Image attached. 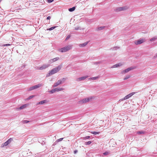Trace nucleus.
I'll use <instances>...</instances> for the list:
<instances>
[{
	"mask_svg": "<svg viewBox=\"0 0 157 157\" xmlns=\"http://www.w3.org/2000/svg\"><path fill=\"white\" fill-rule=\"evenodd\" d=\"M72 46L71 45H68L59 49L58 51L61 52H66L70 50Z\"/></svg>",
	"mask_w": 157,
	"mask_h": 157,
	"instance_id": "obj_1",
	"label": "nucleus"
},
{
	"mask_svg": "<svg viewBox=\"0 0 157 157\" xmlns=\"http://www.w3.org/2000/svg\"><path fill=\"white\" fill-rule=\"evenodd\" d=\"M61 68V66H59L55 68L49 72V75H52L59 71Z\"/></svg>",
	"mask_w": 157,
	"mask_h": 157,
	"instance_id": "obj_2",
	"label": "nucleus"
},
{
	"mask_svg": "<svg viewBox=\"0 0 157 157\" xmlns=\"http://www.w3.org/2000/svg\"><path fill=\"white\" fill-rule=\"evenodd\" d=\"M64 89L62 88H56L55 89H54L52 90H51L49 91V92L50 94H53L55 92H58L59 91H62Z\"/></svg>",
	"mask_w": 157,
	"mask_h": 157,
	"instance_id": "obj_3",
	"label": "nucleus"
},
{
	"mask_svg": "<svg viewBox=\"0 0 157 157\" xmlns=\"http://www.w3.org/2000/svg\"><path fill=\"white\" fill-rule=\"evenodd\" d=\"M41 86V84H39L37 85L32 86V87H30L29 88V90L30 91L35 89H36L40 87Z\"/></svg>",
	"mask_w": 157,
	"mask_h": 157,
	"instance_id": "obj_4",
	"label": "nucleus"
},
{
	"mask_svg": "<svg viewBox=\"0 0 157 157\" xmlns=\"http://www.w3.org/2000/svg\"><path fill=\"white\" fill-rule=\"evenodd\" d=\"M13 140L12 138H10L9 139L6 141L5 143L3 144H2L1 147H3L5 146H6L9 144L11 142V141Z\"/></svg>",
	"mask_w": 157,
	"mask_h": 157,
	"instance_id": "obj_5",
	"label": "nucleus"
},
{
	"mask_svg": "<svg viewBox=\"0 0 157 157\" xmlns=\"http://www.w3.org/2000/svg\"><path fill=\"white\" fill-rule=\"evenodd\" d=\"M128 7L127 6H124L122 7H118L115 10L116 11L118 12L121 11H123L128 9Z\"/></svg>",
	"mask_w": 157,
	"mask_h": 157,
	"instance_id": "obj_6",
	"label": "nucleus"
},
{
	"mask_svg": "<svg viewBox=\"0 0 157 157\" xmlns=\"http://www.w3.org/2000/svg\"><path fill=\"white\" fill-rule=\"evenodd\" d=\"M92 98H93V97H90L89 98H86L83 99L82 100L80 101V102H81V103H86V102H87L90 101Z\"/></svg>",
	"mask_w": 157,
	"mask_h": 157,
	"instance_id": "obj_7",
	"label": "nucleus"
},
{
	"mask_svg": "<svg viewBox=\"0 0 157 157\" xmlns=\"http://www.w3.org/2000/svg\"><path fill=\"white\" fill-rule=\"evenodd\" d=\"M145 41V39H140L137 41H135L134 43L136 45L140 44L143 43Z\"/></svg>",
	"mask_w": 157,
	"mask_h": 157,
	"instance_id": "obj_8",
	"label": "nucleus"
},
{
	"mask_svg": "<svg viewBox=\"0 0 157 157\" xmlns=\"http://www.w3.org/2000/svg\"><path fill=\"white\" fill-rule=\"evenodd\" d=\"M29 105V104H26L21 106L20 107L17 108V110H19L21 109H25L28 107Z\"/></svg>",
	"mask_w": 157,
	"mask_h": 157,
	"instance_id": "obj_9",
	"label": "nucleus"
},
{
	"mask_svg": "<svg viewBox=\"0 0 157 157\" xmlns=\"http://www.w3.org/2000/svg\"><path fill=\"white\" fill-rule=\"evenodd\" d=\"M135 92H133L131 93H130V94H128L126 96H125L124 98V99H128L129 98H130V97L132 96L134 94H135Z\"/></svg>",
	"mask_w": 157,
	"mask_h": 157,
	"instance_id": "obj_10",
	"label": "nucleus"
},
{
	"mask_svg": "<svg viewBox=\"0 0 157 157\" xmlns=\"http://www.w3.org/2000/svg\"><path fill=\"white\" fill-rule=\"evenodd\" d=\"M62 81L61 80H58L57 82L55 83L54 84V85H53V87H55L61 84L62 83Z\"/></svg>",
	"mask_w": 157,
	"mask_h": 157,
	"instance_id": "obj_11",
	"label": "nucleus"
},
{
	"mask_svg": "<svg viewBox=\"0 0 157 157\" xmlns=\"http://www.w3.org/2000/svg\"><path fill=\"white\" fill-rule=\"evenodd\" d=\"M59 57H57L54 58L53 59H50V60H49V62L50 63H53V62H55L57 60H59Z\"/></svg>",
	"mask_w": 157,
	"mask_h": 157,
	"instance_id": "obj_12",
	"label": "nucleus"
},
{
	"mask_svg": "<svg viewBox=\"0 0 157 157\" xmlns=\"http://www.w3.org/2000/svg\"><path fill=\"white\" fill-rule=\"evenodd\" d=\"M88 77L87 76L82 77L77 79L76 80L78 81L83 80Z\"/></svg>",
	"mask_w": 157,
	"mask_h": 157,
	"instance_id": "obj_13",
	"label": "nucleus"
},
{
	"mask_svg": "<svg viewBox=\"0 0 157 157\" xmlns=\"http://www.w3.org/2000/svg\"><path fill=\"white\" fill-rule=\"evenodd\" d=\"M49 66V65H43V66H42L41 67H40L39 68H38V69L40 70H42L44 69H45L46 68L48 67Z\"/></svg>",
	"mask_w": 157,
	"mask_h": 157,
	"instance_id": "obj_14",
	"label": "nucleus"
},
{
	"mask_svg": "<svg viewBox=\"0 0 157 157\" xmlns=\"http://www.w3.org/2000/svg\"><path fill=\"white\" fill-rule=\"evenodd\" d=\"M133 68L132 67L130 68H128L127 69H125L123 71H122V73H126L128 72L130 70H132Z\"/></svg>",
	"mask_w": 157,
	"mask_h": 157,
	"instance_id": "obj_15",
	"label": "nucleus"
},
{
	"mask_svg": "<svg viewBox=\"0 0 157 157\" xmlns=\"http://www.w3.org/2000/svg\"><path fill=\"white\" fill-rule=\"evenodd\" d=\"M47 102V101L46 100H44L42 101H41L36 104V105H42L43 104L46 103Z\"/></svg>",
	"mask_w": 157,
	"mask_h": 157,
	"instance_id": "obj_16",
	"label": "nucleus"
},
{
	"mask_svg": "<svg viewBox=\"0 0 157 157\" xmlns=\"http://www.w3.org/2000/svg\"><path fill=\"white\" fill-rule=\"evenodd\" d=\"M88 43V42H86L84 43H83L80 44L79 45V46L80 47H84Z\"/></svg>",
	"mask_w": 157,
	"mask_h": 157,
	"instance_id": "obj_17",
	"label": "nucleus"
},
{
	"mask_svg": "<svg viewBox=\"0 0 157 157\" xmlns=\"http://www.w3.org/2000/svg\"><path fill=\"white\" fill-rule=\"evenodd\" d=\"M122 65V64L121 63H119L116 64L115 65H114L113 66V68L117 67H119V66H120Z\"/></svg>",
	"mask_w": 157,
	"mask_h": 157,
	"instance_id": "obj_18",
	"label": "nucleus"
},
{
	"mask_svg": "<svg viewBox=\"0 0 157 157\" xmlns=\"http://www.w3.org/2000/svg\"><path fill=\"white\" fill-rule=\"evenodd\" d=\"M157 39V37L155 36L150 39V40L151 41H155Z\"/></svg>",
	"mask_w": 157,
	"mask_h": 157,
	"instance_id": "obj_19",
	"label": "nucleus"
},
{
	"mask_svg": "<svg viewBox=\"0 0 157 157\" xmlns=\"http://www.w3.org/2000/svg\"><path fill=\"white\" fill-rule=\"evenodd\" d=\"M98 77H94L92 78H89V80H95L97 79L98 78Z\"/></svg>",
	"mask_w": 157,
	"mask_h": 157,
	"instance_id": "obj_20",
	"label": "nucleus"
},
{
	"mask_svg": "<svg viewBox=\"0 0 157 157\" xmlns=\"http://www.w3.org/2000/svg\"><path fill=\"white\" fill-rule=\"evenodd\" d=\"M75 9V7H73L72 8H69V11L70 12H72L74 11Z\"/></svg>",
	"mask_w": 157,
	"mask_h": 157,
	"instance_id": "obj_21",
	"label": "nucleus"
},
{
	"mask_svg": "<svg viewBox=\"0 0 157 157\" xmlns=\"http://www.w3.org/2000/svg\"><path fill=\"white\" fill-rule=\"evenodd\" d=\"M91 133L93 134L96 135L99 134L100 132H91Z\"/></svg>",
	"mask_w": 157,
	"mask_h": 157,
	"instance_id": "obj_22",
	"label": "nucleus"
},
{
	"mask_svg": "<svg viewBox=\"0 0 157 157\" xmlns=\"http://www.w3.org/2000/svg\"><path fill=\"white\" fill-rule=\"evenodd\" d=\"M35 97V95H33L32 96H29V97H28V98H27V100H29L30 99H31L32 98L34 97Z\"/></svg>",
	"mask_w": 157,
	"mask_h": 157,
	"instance_id": "obj_23",
	"label": "nucleus"
},
{
	"mask_svg": "<svg viewBox=\"0 0 157 157\" xmlns=\"http://www.w3.org/2000/svg\"><path fill=\"white\" fill-rule=\"evenodd\" d=\"M105 28L104 26L100 27L98 28V30H100L103 29Z\"/></svg>",
	"mask_w": 157,
	"mask_h": 157,
	"instance_id": "obj_24",
	"label": "nucleus"
},
{
	"mask_svg": "<svg viewBox=\"0 0 157 157\" xmlns=\"http://www.w3.org/2000/svg\"><path fill=\"white\" fill-rule=\"evenodd\" d=\"M130 75L127 76L124 78V80H126V79L129 78H130Z\"/></svg>",
	"mask_w": 157,
	"mask_h": 157,
	"instance_id": "obj_25",
	"label": "nucleus"
},
{
	"mask_svg": "<svg viewBox=\"0 0 157 157\" xmlns=\"http://www.w3.org/2000/svg\"><path fill=\"white\" fill-rule=\"evenodd\" d=\"M56 27V26L52 27L48 29L47 30H52L54 29Z\"/></svg>",
	"mask_w": 157,
	"mask_h": 157,
	"instance_id": "obj_26",
	"label": "nucleus"
},
{
	"mask_svg": "<svg viewBox=\"0 0 157 157\" xmlns=\"http://www.w3.org/2000/svg\"><path fill=\"white\" fill-rule=\"evenodd\" d=\"M91 143V141H89L86 142L85 144L86 145H89V144H90Z\"/></svg>",
	"mask_w": 157,
	"mask_h": 157,
	"instance_id": "obj_27",
	"label": "nucleus"
},
{
	"mask_svg": "<svg viewBox=\"0 0 157 157\" xmlns=\"http://www.w3.org/2000/svg\"><path fill=\"white\" fill-rule=\"evenodd\" d=\"M63 139V138H61L59 139H58L56 140V142H59L60 141H61Z\"/></svg>",
	"mask_w": 157,
	"mask_h": 157,
	"instance_id": "obj_28",
	"label": "nucleus"
},
{
	"mask_svg": "<svg viewBox=\"0 0 157 157\" xmlns=\"http://www.w3.org/2000/svg\"><path fill=\"white\" fill-rule=\"evenodd\" d=\"M90 137L89 136H86L83 137V139L86 140V139H88L90 138Z\"/></svg>",
	"mask_w": 157,
	"mask_h": 157,
	"instance_id": "obj_29",
	"label": "nucleus"
},
{
	"mask_svg": "<svg viewBox=\"0 0 157 157\" xmlns=\"http://www.w3.org/2000/svg\"><path fill=\"white\" fill-rule=\"evenodd\" d=\"M23 122L24 123H27L29 122V121L27 120H24L23 121Z\"/></svg>",
	"mask_w": 157,
	"mask_h": 157,
	"instance_id": "obj_30",
	"label": "nucleus"
},
{
	"mask_svg": "<svg viewBox=\"0 0 157 157\" xmlns=\"http://www.w3.org/2000/svg\"><path fill=\"white\" fill-rule=\"evenodd\" d=\"M109 152H108V151H106V152H105V153H103V154L105 155H109Z\"/></svg>",
	"mask_w": 157,
	"mask_h": 157,
	"instance_id": "obj_31",
	"label": "nucleus"
},
{
	"mask_svg": "<svg viewBox=\"0 0 157 157\" xmlns=\"http://www.w3.org/2000/svg\"><path fill=\"white\" fill-rule=\"evenodd\" d=\"M70 35H69L67 36L66 39V40H67L68 39L70 38Z\"/></svg>",
	"mask_w": 157,
	"mask_h": 157,
	"instance_id": "obj_32",
	"label": "nucleus"
},
{
	"mask_svg": "<svg viewBox=\"0 0 157 157\" xmlns=\"http://www.w3.org/2000/svg\"><path fill=\"white\" fill-rule=\"evenodd\" d=\"M137 133L139 134H143L144 132H138Z\"/></svg>",
	"mask_w": 157,
	"mask_h": 157,
	"instance_id": "obj_33",
	"label": "nucleus"
},
{
	"mask_svg": "<svg viewBox=\"0 0 157 157\" xmlns=\"http://www.w3.org/2000/svg\"><path fill=\"white\" fill-rule=\"evenodd\" d=\"M48 2H52L53 0H47Z\"/></svg>",
	"mask_w": 157,
	"mask_h": 157,
	"instance_id": "obj_34",
	"label": "nucleus"
},
{
	"mask_svg": "<svg viewBox=\"0 0 157 157\" xmlns=\"http://www.w3.org/2000/svg\"><path fill=\"white\" fill-rule=\"evenodd\" d=\"M10 44H6L4 45V46H10Z\"/></svg>",
	"mask_w": 157,
	"mask_h": 157,
	"instance_id": "obj_35",
	"label": "nucleus"
},
{
	"mask_svg": "<svg viewBox=\"0 0 157 157\" xmlns=\"http://www.w3.org/2000/svg\"><path fill=\"white\" fill-rule=\"evenodd\" d=\"M51 18V17L49 16L47 17V19L48 20H49Z\"/></svg>",
	"mask_w": 157,
	"mask_h": 157,
	"instance_id": "obj_36",
	"label": "nucleus"
},
{
	"mask_svg": "<svg viewBox=\"0 0 157 157\" xmlns=\"http://www.w3.org/2000/svg\"><path fill=\"white\" fill-rule=\"evenodd\" d=\"M78 152V151L77 150H75L74 151V154H76Z\"/></svg>",
	"mask_w": 157,
	"mask_h": 157,
	"instance_id": "obj_37",
	"label": "nucleus"
},
{
	"mask_svg": "<svg viewBox=\"0 0 157 157\" xmlns=\"http://www.w3.org/2000/svg\"><path fill=\"white\" fill-rule=\"evenodd\" d=\"M2 0H0V3L2 1Z\"/></svg>",
	"mask_w": 157,
	"mask_h": 157,
	"instance_id": "obj_38",
	"label": "nucleus"
}]
</instances>
